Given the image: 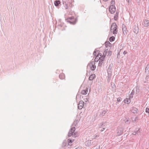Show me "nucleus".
I'll return each mask as SVG.
<instances>
[{
  "label": "nucleus",
  "mask_w": 149,
  "mask_h": 149,
  "mask_svg": "<svg viewBox=\"0 0 149 149\" xmlns=\"http://www.w3.org/2000/svg\"><path fill=\"white\" fill-rule=\"evenodd\" d=\"M75 130V128L74 127L71 128L68 132V136L69 137H70L71 136H72V137H74L77 136V133L74 132Z\"/></svg>",
  "instance_id": "nucleus-1"
},
{
  "label": "nucleus",
  "mask_w": 149,
  "mask_h": 149,
  "mask_svg": "<svg viewBox=\"0 0 149 149\" xmlns=\"http://www.w3.org/2000/svg\"><path fill=\"white\" fill-rule=\"evenodd\" d=\"M110 31L113 34L117 33V26L115 23H113L111 26Z\"/></svg>",
  "instance_id": "nucleus-2"
},
{
  "label": "nucleus",
  "mask_w": 149,
  "mask_h": 149,
  "mask_svg": "<svg viewBox=\"0 0 149 149\" xmlns=\"http://www.w3.org/2000/svg\"><path fill=\"white\" fill-rule=\"evenodd\" d=\"M95 63L94 61H92L88 65L87 68H90L92 70H94L96 68L95 65Z\"/></svg>",
  "instance_id": "nucleus-3"
},
{
  "label": "nucleus",
  "mask_w": 149,
  "mask_h": 149,
  "mask_svg": "<svg viewBox=\"0 0 149 149\" xmlns=\"http://www.w3.org/2000/svg\"><path fill=\"white\" fill-rule=\"evenodd\" d=\"M109 10L111 14L114 13L116 11L115 6L113 5H111L109 7Z\"/></svg>",
  "instance_id": "nucleus-4"
},
{
  "label": "nucleus",
  "mask_w": 149,
  "mask_h": 149,
  "mask_svg": "<svg viewBox=\"0 0 149 149\" xmlns=\"http://www.w3.org/2000/svg\"><path fill=\"white\" fill-rule=\"evenodd\" d=\"M67 20V22L70 23V24H74L76 22L74 21V18L73 17H68V18Z\"/></svg>",
  "instance_id": "nucleus-5"
},
{
  "label": "nucleus",
  "mask_w": 149,
  "mask_h": 149,
  "mask_svg": "<svg viewBox=\"0 0 149 149\" xmlns=\"http://www.w3.org/2000/svg\"><path fill=\"white\" fill-rule=\"evenodd\" d=\"M111 68L112 67H111V65H110L107 69V72L108 75V78H110L112 72Z\"/></svg>",
  "instance_id": "nucleus-6"
},
{
  "label": "nucleus",
  "mask_w": 149,
  "mask_h": 149,
  "mask_svg": "<svg viewBox=\"0 0 149 149\" xmlns=\"http://www.w3.org/2000/svg\"><path fill=\"white\" fill-rule=\"evenodd\" d=\"M142 24L144 27H148L149 26V20H143Z\"/></svg>",
  "instance_id": "nucleus-7"
},
{
  "label": "nucleus",
  "mask_w": 149,
  "mask_h": 149,
  "mask_svg": "<svg viewBox=\"0 0 149 149\" xmlns=\"http://www.w3.org/2000/svg\"><path fill=\"white\" fill-rule=\"evenodd\" d=\"M84 102L82 101H80L78 104V108L79 109H81L84 106Z\"/></svg>",
  "instance_id": "nucleus-8"
},
{
  "label": "nucleus",
  "mask_w": 149,
  "mask_h": 149,
  "mask_svg": "<svg viewBox=\"0 0 149 149\" xmlns=\"http://www.w3.org/2000/svg\"><path fill=\"white\" fill-rule=\"evenodd\" d=\"M122 29L124 35H126L127 32V28L126 26L124 24L122 25Z\"/></svg>",
  "instance_id": "nucleus-9"
},
{
  "label": "nucleus",
  "mask_w": 149,
  "mask_h": 149,
  "mask_svg": "<svg viewBox=\"0 0 149 149\" xmlns=\"http://www.w3.org/2000/svg\"><path fill=\"white\" fill-rule=\"evenodd\" d=\"M123 129L122 128H119L117 130V134L118 136H120L123 133Z\"/></svg>",
  "instance_id": "nucleus-10"
},
{
  "label": "nucleus",
  "mask_w": 149,
  "mask_h": 149,
  "mask_svg": "<svg viewBox=\"0 0 149 149\" xmlns=\"http://www.w3.org/2000/svg\"><path fill=\"white\" fill-rule=\"evenodd\" d=\"M132 112L134 114L137 113L138 112V109L135 107H133L131 110Z\"/></svg>",
  "instance_id": "nucleus-11"
},
{
  "label": "nucleus",
  "mask_w": 149,
  "mask_h": 149,
  "mask_svg": "<svg viewBox=\"0 0 149 149\" xmlns=\"http://www.w3.org/2000/svg\"><path fill=\"white\" fill-rule=\"evenodd\" d=\"M108 52V49H105L104 51L103 55H102V58L104 59L105 57L106 56V55L107 53Z\"/></svg>",
  "instance_id": "nucleus-12"
},
{
  "label": "nucleus",
  "mask_w": 149,
  "mask_h": 149,
  "mask_svg": "<svg viewBox=\"0 0 149 149\" xmlns=\"http://www.w3.org/2000/svg\"><path fill=\"white\" fill-rule=\"evenodd\" d=\"M104 62V60L102 58H100L99 61L98 63V65L101 66L102 64Z\"/></svg>",
  "instance_id": "nucleus-13"
},
{
  "label": "nucleus",
  "mask_w": 149,
  "mask_h": 149,
  "mask_svg": "<svg viewBox=\"0 0 149 149\" xmlns=\"http://www.w3.org/2000/svg\"><path fill=\"white\" fill-rule=\"evenodd\" d=\"M95 74H93L91 75L89 78V79L90 80H92L95 77Z\"/></svg>",
  "instance_id": "nucleus-14"
},
{
  "label": "nucleus",
  "mask_w": 149,
  "mask_h": 149,
  "mask_svg": "<svg viewBox=\"0 0 149 149\" xmlns=\"http://www.w3.org/2000/svg\"><path fill=\"white\" fill-rule=\"evenodd\" d=\"M86 145L88 146H89L91 145V140H88L86 142Z\"/></svg>",
  "instance_id": "nucleus-15"
},
{
  "label": "nucleus",
  "mask_w": 149,
  "mask_h": 149,
  "mask_svg": "<svg viewBox=\"0 0 149 149\" xmlns=\"http://www.w3.org/2000/svg\"><path fill=\"white\" fill-rule=\"evenodd\" d=\"M134 91L132 90L129 96L130 98L132 99L133 97V95L134 94Z\"/></svg>",
  "instance_id": "nucleus-16"
},
{
  "label": "nucleus",
  "mask_w": 149,
  "mask_h": 149,
  "mask_svg": "<svg viewBox=\"0 0 149 149\" xmlns=\"http://www.w3.org/2000/svg\"><path fill=\"white\" fill-rule=\"evenodd\" d=\"M60 2L59 1L56 0L54 1V4L56 6H59V4H60Z\"/></svg>",
  "instance_id": "nucleus-17"
},
{
  "label": "nucleus",
  "mask_w": 149,
  "mask_h": 149,
  "mask_svg": "<svg viewBox=\"0 0 149 149\" xmlns=\"http://www.w3.org/2000/svg\"><path fill=\"white\" fill-rule=\"evenodd\" d=\"M88 92V89L84 90L81 91V93L82 95H86Z\"/></svg>",
  "instance_id": "nucleus-18"
},
{
  "label": "nucleus",
  "mask_w": 149,
  "mask_h": 149,
  "mask_svg": "<svg viewBox=\"0 0 149 149\" xmlns=\"http://www.w3.org/2000/svg\"><path fill=\"white\" fill-rule=\"evenodd\" d=\"M130 99V98H126V100H125V103L127 104H129L131 102Z\"/></svg>",
  "instance_id": "nucleus-19"
},
{
  "label": "nucleus",
  "mask_w": 149,
  "mask_h": 149,
  "mask_svg": "<svg viewBox=\"0 0 149 149\" xmlns=\"http://www.w3.org/2000/svg\"><path fill=\"white\" fill-rule=\"evenodd\" d=\"M106 111H105L104 110L100 113V116H104L106 113Z\"/></svg>",
  "instance_id": "nucleus-20"
},
{
  "label": "nucleus",
  "mask_w": 149,
  "mask_h": 149,
  "mask_svg": "<svg viewBox=\"0 0 149 149\" xmlns=\"http://www.w3.org/2000/svg\"><path fill=\"white\" fill-rule=\"evenodd\" d=\"M99 52L100 51L99 50H97L94 52L93 54L94 56L97 57L98 54L99 53Z\"/></svg>",
  "instance_id": "nucleus-21"
},
{
  "label": "nucleus",
  "mask_w": 149,
  "mask_h": 149,
  "mask_svg": "<svg viewBox=\"0 0 149 149\" xmlns=\"http://www.w3.org/2000/svg\"><path fill=\"white\" fill-rule=\"evenodd\" d=\"M59 78L61 79H63L65 77L64 74H61L59 75Z\"/></svg>",
  "instance_id": "nucleus-22"
},
{
  "label": "nucleus",
  "mask_w": 149,
  "mask_h": 149,
  "mask_svg": "<svg viewBox=\"0 0 149 149\" xmlns=\"http://www.w3.org/2000/svg\"><path fill=\"white\" fill-rule=\"evenodd\" d=\"M145 72H149V64L146 65L145 68Z\"/></svg>",
  "instance_id": "nucleus-23"
},
{
  "label": "nucleus",
  "mask_w": 149,
  "mask_h": 149,
  "mask_svg": "<svg viewBox=\"0 0 149 149\" xmlns=\"http://www.w3.org/2000/svg\"><path fill=\"white\" fill-rule=\"evenodd\" d=\"M67 144V141L66 140H64L62 144V147H64L65 146L66 144Z\"/></svg>",
  "instance_id": "nucleus-24"
},
{
  "label": "nucleus",
  "mask_w": 149,
  "mask_h": 149,
  "mask_svg": "<svg viewBox=\"0 0 149 149\" xmlns=\"http://www.w3.org/2000/svg\"><path fill=\"white\" fill-rule=\"evenodd\" d=\"M118 12L116 11V15L114 17V19L115 20H117L118 16Z\"/></svg>",
  "instance_id": "nucleus-25"
},
{
  "label": "nucleus",
  "mask_w": 149,
  "mask_h": 149,
  "mask_svg": "<svg viewBox=\"0 0 149 149\" xmlns=\"http://www.w3.org/2000/svg\"><path fill=\"white\" fill-rule=\"evenodd\" d=\"M115 38L114 36H111L110 38L109 41L111 42L113 41L114 40Z\"/></svg>",
  "instance_id": "nucleus-26"
},
{
  "label": "nucleus",
  "mask_w": 149,
  "mask_h": 149,
  "mask_svg": "<svg viewBox=\"0 0 149 149\" xmlns=\"http://www.w3.org/2000/svg\"><path fill=\"white\" fill-rule=\"evenodd\" d=\"M110 44L111 43L109 41H107L105 42V45L106 46H109Z\"/></svg>",
  "instance_id": "nucleus-27"
},
{
  "label": "nucleus",
  "mask_w": 149,
  "mask_h": 149,
  "mask_svg": "<svg viewBox=\"0 0 149 149\" xmlns=\"http://www.w3.org/2000/svg\"><path fill=\"white\" fill-rule=\"evenodd\" d=\"M72 141H73L70 139H68V143L69 144V143H72Z\"/></svg>",
  "instance_id": "nucleus-28"
},
{
  "label": "nucleus",
  "mask_w": 149,
  "mask_h": 149,
  "mask_svg": "<svg viewBox=\"0 0 149 149\" xmlns=\"http://www.w3.org/2000/svg\"><path fill=\"white\" fill-rule=\"evenodd\" d=\"M139 130L140 129L139 128H136L135 131V132H136V134L138 132L139 133L140 132V131H139Z\"/></svg>",
  "instance_id": "nucleus-29"
},
{
  "label": "nucleus",
  "mask_w": 149,
  "mask_h": 149,
  "mask_svg": "<svg viewBox=\"0 0 149 149\" xmlns=\"http://www.w3.org/2000/svg\"><path fill=\"white\" fill-rule=\"evenodd\" d=\"M107 56H110L111 55L112 53V51H109L108 52H107Z\"/></svg>",
  "instance_id": "nucleus-30"
},
{
  "label": "nucleus",
  "mask_w": 149,
  "mask_h": 149,
  "mask_svg": "<svg viewBox=\"0 0 149 149\" xmlns=\"http://www.w3.org/2000/svg\"><path fill=\"white\" fill-rule=\"evenodd\" d=\"M121 100H122L121 98L120 97H119L117 98V101L118 102H120L121 101Z\"/></svg>",
  "instance_id": "nucleus-31"
},
{
  "label": "nucleus",
  "mask_w": 149,
  "mask_h": 149,
  "mask_svg": "<svg viewBox=\"0 0 149 149\" xmlns=\"http://www.w3.org/2000/svg\"><path fill=\"white\" fill-rule=\"evenodd\" d=\"M138 118V117L137 116L136 117L134 120H132V121L133 122H135L136 121V120H137Z\"/></svg>",
  "instance_id": "nucleus-32"
},
{
  "label": "nucleus",
  "mask_w": 149,
  "mask_h": 149,
  "mask_svg": "<svg viewBox=\"0 0 149 149\" xmlns=\"http://www.w3.org/2000/svg\"><path fill=\"white\" fill-rule=\"evenodd\" d=\"M115 0H112L111 1V4H112V5H113V4H114L115 3Z\"/></svg>",
  "instance_id": "nucleus-33"
},
{
  "label": "nucleus",
  "mask_w": 149,
  "mask_h": 149,
  "mask_svg": "<svg viewBox=\"0 0 149 149\" xmlns=\"http://www.w3.org/2000/svg\"><path fill=\"white\" fill-rule=\"evenodd\" d=\"M100 56V58H102V54L101 53H100L99 52V53L98 54V56Z\"/></svg>",
  "instance_id": "nucleus-34"
},
{
  "label": "nucleus",
  "mask_w": 149,
  "mask_h": 149,
  "mask_svg": "<svg viewBox=\"0 0 149 149\" xmlns=\"http://www.w3.org/2000/svg\"><path fill=\"white\" fill-rule=\"evenodd\" d=\"M99 135H97L95 136H94L93 139H95L96 138H98L99 137Z\"/></svg>",
  "instance_id": "nucleus-35"
},
{
  "label": "nucleus",
  "mask_w": 149,
  "mask_h": 149,
  "mask_svg": "<svg viewBox=\"0 0 149 149\" xmlns=\"http://www.w3.org/2000/svg\"><path fill=\"white\" fill-rule=\"evenodd\" d=\"M146 113H149V108H146Z\"/></svg>",
  "instance_id": "nucleus-36"
},
{
  "label": "nucleus",
  "mask_w": 149,
  "mask_h": 149,
  "mask_svg": "<svg viewBox=\"0 0 149 149\" xmlns=\"http://www.w3.org/2000/svg\"><path fill=\"white\" fill-rule=\"evenodd\" d=\"M88 97H87L86 98V100H85V102H87L88 101Z\"/></svg>",
  "instance_id": "nucleus-37"
},
{
  "label": "nucleus",
  "mask_w": 149,
  "mask_h": 149,
  "mask_svg": "<svg viewBox=\"0 0 149 149\" xmlns=\"http://www.w3.org/2000/svg\"><path fill=\"white\" fill-rule=\"evenodd\" d=\"M105 128H102V129L101 130H100V131L101 132H102V131H103L104 130H105Z\"/></svg>",
  "instance_id": "nucleus-38"
},
{
  "label": "nucleus",
  "mask_w": 149,
  "mask_h": 149,
  "mask_svg": "<svg viewBox=\"0 0 149 149\" xmlns=\"http://www.w3.org/2000/svg\"><path fill=\"white\" fill-rule=\"evenodd\" d=\"M125 123L127 124L129 123V121L128 120H127L126 121Z\"/></svg>",
  "instance_id": "nucleus-39"
},
{
  "label": "nucleus",
  "mask_w": 149,
  "mask_h": 149,
  "mask_svg": "<svg viewBox=\"0 0 149 149\" xmlns=\"http://www.w3.org/2000/svg\"><path fill=\"white\" fill-rule=\"evenodd\" d=\"M127 52L126 51H125L123 52V53L124 54H127Z\"/></svg>",
  "instance_id": "nucleus-40"
},
{
  "label": "nucleus",
  "mask_w": 149,
  "mask_h": 149,
  "mask_svg": "<svg viewBox=\"0 0 149 149\" xmlns=\"http://www.w3.org/2000/svg\"><path fill=\"white\" fill-rule=\"evenodd\" d=\"M65 8L66 9H67L68 8V7L67 5H66L65 7Z\"/></svg>",
  "instance_id": "nucleus-41"
},
{
  "label": "nucleus",
  "mask_w": 149,
  "mask_h": 149,
  "mask_svg": "<svg viewBox=\"0 0 149 149\" xmlns=\"http://www.w3.org/2000/svg\"><path fill=\"white\" fill-rule=\"evenodd\" d=\"M77 121H74V125H75V124H76H76H77Z\"/></svg>",
  "instance_id": "nucleus-42"
},
{
  "label": "nucleus",
  "mask_w": 149,
  "mask_h": 149,
  "mask_svg": "<svg viewBox=\"0 0 149 149\" xmlns=\"http://www.w3.org/2000/svg\"><path fill=\"white\" fill-rule=\"evenodd\" d=\"M134 135H135V134H136V132H134L133 133H132Z\"/></svg>",
  "instance_id": "nucleus-43"
},
{
  "label": "nucleus",
  "mask_w": 149,
  "mask_h": 149,
  "mask_svg": "<svg viewBox=\"0 0 149 149\" xmlns=\"http://www.w3.org/2000/svg\"><path fill=\"white\" fill-rule=\"evenodd\" d=\"M101 124V125H101V126H100L99 127H102V125H103V124L102 123H101V124Z\"/></svg>",
  "instance_id": "nucleus-44"
},
{
  "label": "nucleus",
  "mask_w": 149,
  "mask_h": 149,
  "mask_svg": "<svg viewBox=\"0 0 149 149\" xmlns=\"http://www.w3.org/2000/svg\"><path fill=\"white\" fill-rule=\"evenodd\" d=\"M128 2H129V0H126Z\"/></svg>",
  "instance_id": "nucleus-45"
},
{
  "label": "nucleus",
  "mask_w": 149,
  "mask_h": 149,
  "mask_svg": "<svg viewBox=\"0 0 149 149\" xmlns=\"http://www.w3.org/2000/svg\"><path fill=\"white\" fill-rule=\"evenodd\" d=\"M148 9H149V10H148V11L149 12V7H148Z\"/></svg>",
  "instance_id": "nucleus-46"
},
{
  "label": "nucleus",
  "mask_w": 149,
  "mask_h": 149,
  "mask_svg": "<svg viewBox=\"0 0 149 149\" xmlns=\"http://www.w3.org/2000/svg\"><path fill=\"white\" fill-rule=\"evenodd\" d=\"M146 149H148V148H147Z\"/></svg>",
  "instance_id": "nucleus-47"
}]
</instances>
